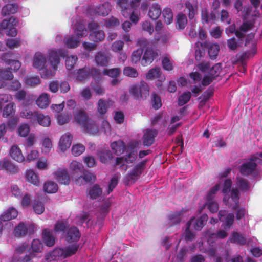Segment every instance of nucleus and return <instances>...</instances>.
Returning a JSON list of instances; mask_svg holds the SVG:
<instances>
[{
  "mask_svg": "<svg viewBox=\"0 0 262 262\" xmlns=\"http://www.w3.org/2000/svg\"><path fill=\"white\" fill-rule=\"evenodd\" d=\"M25 177L27 181L34 185L37 186L39 183L38 176L33 170H27L25 173Z\"/></svg>",
  "mask_w": 262,
  "mask_h": 262,
  "instance_id": "41",
  "label": "nucleus"
},
{
  "mask_svg": "<svg viewBox=\"0 0 262 262\" xmlns=\"http://www.w3.org/2000/svg\"><path fill=\"white\" fill-rule=\"evenodd\" d=\"M85 150V147L81 144L73 145L72 148V152L75 156L80 155Z\"/></svg>",
  "mask_w": 262,
  "mask_h": 262,
  "instance_id": "64",
  "label": "nucleus"
},
{
  "mask_svg": "<svg viewBox=\"0 0 262 262\" xmlns=\"http://www.w3.org/2000/svg\"><path fill=\"white\" fill-rule=\"evenodd\" d=\"M37 123L43 127H48L51 124V118L48 115H45L40 113L38 118Z\"/></svg>",
  "mask_w": 262,
  "mask_h": 262,
  "instance_id": "50",
  "label": "nucleus"
},
{
  "mask_svg": "<svg viewBox=\"0 0 262 262\" xmlns=\"http://www.w3.org/2000/svg\"><path fill=\"white\" fill-rule=\"evenodd\" d=\"M42 239L45 245L48 247L53 246L55 243V238L53 235L52 232L48 229L43 230Z\"/></svg>",
  "mask_w": 262,
  "mask_h": 262,
  "instance_id": "26",
  "label": "nucleus"
},
{
  "mask_svg": "<svg viewBox=\"0 0 262 262\" xmlns=\"http://www.w3.org/2000/svg\"><path fill=\"white\" fill-rule=\"evenodd\" d=\"M208 220V216L207 214H202L200 217L196 220L191 219L189 222L192 224L194 230L200 231L206 224Z\"/></svg>",
  "mask_w": 262,
  "mask_h": 262,
  "instance_id": "16",
  "label": "nucleus"
},
{
  "mask_svg": "<svg viewBox=\"0 0 262 262\" xmlns=\"http://www.w3.org/2000/svg\"><path fill=\"white\" fill-rule=\"evenodd\" d=\"M74 119L75 121L79 124L81 127L85 125L87 122L89 121V118L86 113L82 110L78 111L75 114H74Z\"/></svg>",
  "mask_w": 262,
  "mask_h": 262,
  "instance_id": "27",
  "label": "nucleus"
},
{
  "mask_svg": "<svg viewBox=\"0 0 262 262\" xmlns=\"http://www.w3.org/2000/svg\"><path fill=\"white\" fill-rule=\"evenodd\" d=\"M102 193V190L98 184L94 185L89 191L90 198L93 200L99 197Z\"/></svg>",
  "mask_w": 262,
  "mask_h": 262,
  "instance_id": "43",
  "label": "nucleus"
},
{
  "mask_svg": "<svg viewBox=\"0 0 262 262\" xmlns=\"http://www.w3.org/2000/svg\"><path fill=\"white\" fill-rule=\"evenodd\" d=\"M90 74L94 77H97L98 79L101 78V73L98 69L95 68L90 69L85 67L78 70L76 79L80 81L84 80L89 77Z\"/></svg>",
  "mask_w": 262,
  "mask_h": 262,
  "instance_id": "6",
  "label": "nucleus"
},
{
  "mask_svg": "<svg viewBox=\"0 0 262 262\" xmlns=\"http://www.w3.org/2000/svg\"><path fill=\"white\" fill-rule=\"evenodd\" d=\"M111 148L115 155L120 156L126 150L127 147L123 141L118 140L112 143Z\"/></svg>",
  "mask_w": 262,
  "mask_h": 262,
  "instance_id": "21",
  "label": "nucleus"
},
{
  "mask_svg": "<svg viewBox=\"0 0 262 262\" xmlns=\"http://www.w3.org/2000/svg\"><path fill=\"white\" fill-rule=\"evenodd\" d=\"M0 169L6 170L10 174H14L18 172V167L9 160L0 161Z\"/></svg>",
  "mask_w": 262,
  "mask_h": 262,
  "instance_id": "23",
  "label": "nucleus"
},
{
  "mask_svg": "<svg viewBox=\"0 0 262 262\" xmlns=\"http://www.w3.org/2000/svg\"><path fill=\"white\" fill-rule=\"evenodd\" d=\"M129 92L136 100H140L149 95V88L146 82L141 81L138 84L132 85Z\"/></svg>",
  "mask_w": 262,
  "mask_h": 262,
  "instance_id": "2",
  "label": "nucleus"
},
{
  "mask_svg": "<svg viewBox=\"0 0 262 262\" xmlns=\"http://www.w3.org/2000/svg\"><path fill=\"white\" fill-rule=\"evenodd\" d=\"M97 154L100 161L103 163H106L113 158L112 152L108 149L100 150Z\"/></svg>",
  "mask_w": 262,
  "mask_h": 262,
  "instance_id": "35",
  "label": "nucleus"
},
{
  "mask_svg": "<svg viewBox=\"0 0 262 262\" xmlns=\"http://www.w3.org/2000/svg\"><path fill=\"white\" fill-rule=\"evenodd\" d=\"M34 211L38 214H42L45 211L44 203L39 200H35L33 204Z\"/></svg>",
  "mask_w": 262,
  "mask_h": 262,
  "instance_id": "55",
  "label": "nucleus"
},
{
  "mask_svg": "<svg viewBox=\"0 0 262 262\" xmlns=\"http://www.w3.org/2000/svg\"><path fill=\"white\" fill-rule=\"evenodd\" d=\"M158 135V130L155 129H147L143 137V143L144 146H150L155 141Z\"/></svg>",
  "mask_w": 262,
  "mask_h": 262,
  "instance_id": "12",
  "label": "nucleus"
},
{
  "mask_svg": "<svg viewBox=\"0 0 262 262\" xmlns=\"http://www.w3.org/2000/svg\"><path fill=\"white\" fill-rule=\"evenodd\" d=\"M162 15L164 22L167 24H170L173 21V12L171 8L166 7L162 11Z\"/></svg>",
  "mask_w": 262,
  "mask_h": 262,
  "instance_id": "45",
  "label": "nucleus"
},
{
  "mask_svg": "<svg viewBox=\"0 0 262 262\" xmlns=\"http://www.w3.org/2000/svg\"><path fill=\"white\" fill-rule=\"evenodd\" d=\"M17 23V19L13 17H11L8 19L3 20L1 24V27L3 29H6L8 27H15Z\"/></svg>",
  "mask_w": 262,
  "mask_h": 262,
  "instance_id": "49",
  "label": "nucleus"
},
{
  "mask_svg": "<svg viewBox=\"0 0 262 262\" xmlns=\"http://www.w3.org/2000/svg\"><path fill=\"white\" fill-rule=\"evenodd\" d=\"M72 136L69 134H65L61 137L59 141V147L62 151H65L69 148L72 143Z\"/></svg>",
  "mask_w": 262,
  "mask_h": 262,
  "instance_id": "25",
  "label": "nucleus"
},
{
  "mask_svg": "<svg viewBox=\"0 0 262 262\" xmlns=\"http://www.w3.org/2000/svg\"><path fill=\"white\" fill-rule=\"evenodd\" d=\"M69 169L71 171L72 177H75L76 174H80L84 168L81 163L73 161L70 164Z\"/></svg>",
  "mask_w": 262,
  "mask_h": 262,
  "instance_id": "30",
  "label": "nucleus"
},
{
  "mask_svg": "<svg viewBox=\"0 0 262 262\" xmlns=\"http://www.w3.org/2000/svg\"><path fill=\"white\" fill-rule=\"evenodd\" d=\"M236 185L242 191L247 192L250 189V184L249 181L241 177H236Z\"/></svg>",
  "mask_w": 262,
  "mask_h": 262,
  "instance_id": "36",
  "label": "nucleus"
},
{
  "mask_svg": "<svg viewBox=\"0 0 262 262\" xmlns=\"http://www.w3.org/2000/svg\"><path fill=\"white\" fill-rule=\"evenodd\" d=\"M84 132L91 135H95L98 132V127L95 121L90 119L86 123L81 127Z\"/></svg>",
  "mask_w": 262,
  "mask_h": 262,
  "instance_id": "29",
  "label": "nucleus"
},
{
  "mask_svg": "<svg viewBox=\"0 0 262 262\" xmlns=\"http://www.w3.org/2000/svg\"><path fill=\"white\" fill-rule=\"evenodd\" d=\"M204 206L206 207L209 211L212 213L217 212L219 209L218 203L214 201H207L204 204Z\"/></svg>",
  "mask_w": 262,
  "mask_h": 262,
  "instance_id": "58",
  "label": "nucleus"
},
{
  "mask_svg": "<svg viewBox=\"0 0 262 262\" xmlns=\"http://www.w3.org/2000/svg\"><path fill=\"white\" fill-rule=\"evenodd\" d=\"M78 58L76 56L71 55L68 57L66 60V68L68 70H72L77 61Z\"/></svg>",
  "mask_w": 262,
  "mask_h": 262,
  "instance_id": "63",
  "label": "nucleus"
},
{
  "mask_svg": "<svg viewBox=\"0 0 262 262\" xmlns=\"http://www.w3.org/2000/svg\"><path fill=\"white\" fill-rule=\"evenodd\" d=\"M40 83V80L38 76L26 77L25 78V83L31 87H36Z\"/></svg>",
  "mask_w": 262,
  "mask_h": 262,
  "instance_id": "52",
  "label": "nucleus"
},
{
  "mask_svg": "<svg viewBox=\"0 0 262 262\" xmlns=\"http://www.w3.org/2000/svg\"><path fill=\"white\" fill-rule=\"evenodd\" d=\"M218 217L221 222H224L225 221V226L228 228H230L234 223V214L230 213L227 214V211L225 210H221L219 211Z\"/></svg>",
  "mask_w": 262,
  "mask_h": 262,
  "instance_id": "14",
  "label": "nucleus"
},
{
  "mask_svg": "<svg viewBox=\"0 0 262 262\" xmlns=\"http://www.w3.org/2000/svg\"><path fill=\"white\" fill-rule=\"evenodd\" d=\"M112 55L110 53L100 51L96 53L94 60L97 66L107 67L111 63Z\"/></svg>",
  "mask_w": 262,
  "mask_h": 262,
  "instance_id": "7",
  "label": "nucleus"
},
{
  "mask_svg": "<svg viewBox=\"0 0 262 262\" xmlns=\"http://www.w3.org/2000/svg\"><path fill=\"white\" fill-rule=\"evenodd\" d=\"M72 117L71 112L63 113L58 114L57 116V122L60 125L67 123Z\"/></svg>",
  "mask_w": 262,
  "mask_h": 262,
  "instance_id": "48",
  "label": "nucleus"
},
{
  "mask_svg": "<svg viewBox=\"0 0 262 262\" xmlns=\"http://www.w3.org/2000/svg\"><path fill=\"white\" fill-rule=\"evenodd\" d=\"M80 39L74 35L67 36L64 37L63 42L68 48H75L80 45Z\"/></svg>",
  "mask_w": 262,
  "mask_h": 262,
  "instance_id": "28",
  "label": "nucleus"
},
{
  "mask_svg": "<svg viewBox=\"0 0 262 262\" xmlns=\"http://www.w3.org/2000/svg\"><path fill=\"white\" fill-rule=\"evenodd\" d=\"M230 241L232 243L241 245H244L247 243L246 238L242 234L235 231L232 233L230 237Z\"/></svg>",
  "mask_w": 262,
  "mask_h": 262,
  "instance_id": "37",
  "label": "nucleus"
},
{
  "mask_svg": "<svg viewBox=\"0 0 262 262\" xmlns=\"http://www.w3.org/2000/svg\"><path fill=\"white\" fill-rule=\"evenodd\" d=\"M123 74L132 78H136L139 75L137 70L131 67H125L123 70Z\"/></svg>",
  "mask_w": 262,
  "mask_h": 262,
  "instance_id": "59",
  "label": "nucleus"
},
{
  "mask_svg": "<svg viewBox=\"0 0 262 262\" xmlns=\"http://www.w3.org/2000/svg\"><path fill=\"white\" fill-rule=\"evenodd\" d=\"M75 36L79 39L87 35L88 31L84 25L81 23H78L74 26Z\"/></svg>",
  "mask_w": 262,
  "mask_h": 262,
  "instance_id": "39",
  "label": "nucleus"
},
{
  "mask_svg": "<svg viewBox=\"0 0 262 262\" xmlns=\"http://www.w3.org/2000/svg\"><path fill=\"white\" fill-rule=\"evenodd\" d=\"M43 248L42 243L38 239H34L31 243L29 252H32L35 256L42 251Z\"/></svg>",
  "mask_w": 262,
  "mask_h": 262,
  "instance_id": "40",
  "label": "nucleus"
},
{
  "mask_svg": "<svg viewBox=\"0 0 262 262\" xmlns=\"http://www.w3.org/2000/svg\"><path fill=\"white\" fill-rule=\"evenodd\" d=\"M185 6L189 19L192 20L197 13V5L196 4H192L189 1H186L185 3Z\"/></svg>",
  "mask_w": 262,
  "mask_h": 262,
  "instance_id": "34",
  "label": "nucleus"
},
{
  "mask_svg": "<svg viewBox=\"0 0 262 262\" xmlns=\"http://www.w3.org/2000/svg\"><path fill=\"white\" fill-rule=\"evenodd\" d=\"M136 143H131L127 144L126 149V154L124 157V161L127 163H133L137 157Z\"/></svg>",
  "mask_w": 262,
  "mask_h": 262,
  "instance_id": "9",
  "label": "nucleus"
},
{
  "mask_svg": "<svg viewBox=\"0 0 262 262\" xmlns=\"http://www.w3.org/2000/svg\"><path fill=\"white\" fill-rule=\"evenodd\" d=\"M114 103L113 101L110 99L104 100L100 99L98 100L97 104V109L98 113L103 117L107 112V110Z\"/></svg>",
  "mask_w": 262,
  "mask_h": 262,
  "instance_id": "13",
  "label": "nucleus"
},
{
  "mask_svg": "<svg viewBox=\"0 0 262 262\" xmlns=\"http://www.w3.org/2000/svg\"><path fill=\"white\" fill-rule=\"evenodd\" d=\"M18 212L16 209L13 207L9 208L1 215V220L4 222L8 221L16 218Z\"/></svg>",
  "mask_w": 262,
  "mask_h": 262,
  "instance_id": "32",
  "label": "nucleus"
},
{
  "mask_svg": "<svg viewBox=\"0 0 262 262\" xmlns=\"http://www.w3.org/2000/svg\"><path fill=\"white\" fill-rule=\"evenodd\" d=\"M58 189V187L57 184L52 181L46 182L43 185L45 192L48 193H55L57 191Z\"/></svg>",
  "mask_w": 262,
  "mask_h": 262,
  "instance_id": "44",
  "label": "nucleus"
},
{
  "mask_svg": "<svg viewBox=\"0 0 262 262\" xmlns=\"http://www.w3.org/2000/svg\"><path fill=\"white\" fill-rule=\"evenodd\" d=\"M231 198L235 204L233 207V209L236 210L238 206V200L239 199V192L237 188H233L231 190Z\"/></svg>",
  "mask_w": 262,
  "mask_h": 262,
  "instance_id": "61",
  "label": "nucleus"
},
{
  "mask_svg": "<svg viewBox=\"0 0 262 262\" xmlns=\"http://www.w3.org/2000/svg\"><path fill=\"white\" fill-rule=\"evenodd\" d=\"M66 54L67 53L66 51L63 49H60L58 50H51L49 51V60L54 71L57 70L58 64L60 62V57H64L66 56Z\"/></svg>",
  "mask_w": 262,
  "mask_h": 262,
  "instance_id": "5",
  "label": "nucleus"
},
{
  "mask_svg": "<svg viewBox=\"0 0 262 262\" xmlns=\"http://www.w3.org/2000/svg\"><path fill=\"white\" fill-rule=\"evenodd\" d=\"M13 78V75L10 68L8 69H0V79L6 80H10Z\"/></svg>",
  "mask_w": 262,
  "mask_h": 262,
  "instance_id": "60",
  "label": "nucleus"
},
{
  "mask_svg": "<svg viewBox=\"0 0 262 262\" xmlns=\"http://www.w3.org/2000/svg\"><path fill=\"white\" fill-rule=\"evenodd\" d=\"M204 47L208 48V55L210 58L212 60L215 59L220 50L219 45L217 43L211 44L208 41H205L204 43Z\"/></svg>",
  "mask_w": 262,
  "mask_h": 262,
  "instance_id": "20",
  "label": "nucleus"
},
{
  "mask_svg": "<svg viewBox=\"0 0 262 262\" xmlns=\"http://www.w3.org/2000/svg\"><path fill=\"white\" fill-rule=\"evenodd\" d=\"M146 162V160H143L134 166L130 172L126 176L127 184L129 183H134L139 179L145 168Z\"/></svg>",
  "mask_w": 262,
  "mask_h": 262,
  "instance_id": "3",
  "label": "nucleus"
},
{
  "mask_svg": "<svg viewBox=\"0 0 262 262\" xmlns=\"http://www.w3.org/2000/svg\"><path fill=\"white\" fill-rule=\"evenodd\" d=\"M191 94L190 92H185L178 97V105L180 106L186 104L190 99Z\"/></svg>",
  "mask_w": 262,
  "mask_h": 262,
  "instance_id": "54",
  "label": "nucleus"
},
{
  "mask_svg": "<svg viewBox=\"0 0 262 262\" xmlns=\"http://www.w3.org/2000/svg\"><path fill=\"white\" fill-rule=\"evenodd\" d=\"M65 237L69 243L77 242L80 237V233L76 227L72 226L68 229Z\"/></svg>",
  "mask_w": 262,
  "mask_h": 262,
  "instance_id": "17",
  "label": "nucleus"
},
{
  "mask_svg": "<svg viewBox=\"0 0 262 262\" xmlns=\"http://www.w3.org/2000/svg\"><path fill=\"white\" fill-rule=\"evenodd\" d=\"M46 63V56L41 53H36L33 58V66L39 70H43Z\"/></svg>",
  "mask_w": 262,
  "mask_h": 262,
  "instance_id": "18",
  "label": "nucleus"
},
{
  "mask_svg": "<svg viewBox=\"0 0 262 262\" xmlns=\"http://www.w3.org/2000/svg\"><path fill=\"white\" fill-rule=\"evenodd\" d=\"M40 113L26 109L20 113V116L28 120L33 124H37V121Z\"/></svg>",
  "mask_w": 262,
  "mask_h": 262,
  "instance_id": "15",
  "label": "nucleus"
},
{
  "mask_svg": "<svg viewBox=\"0 0 262 262\" xmlns=\"http://www.w3.org/2000/svg\"><path fill=\"white\" fill-rule=\"evenodd\" d=\"M31 227L25 223L20 222L14 228L13 231L14 235L17 238H21L26 236L31 232Z\"/></svg>",
  "mask_w": 262,
  "mask_h": 262,
  "instance_id": "10",
  "label": "nucleus"
},
{
  "mask_svg": "<svg viewBox=\"0 0 262 262\" xmlns=\"http://www.w3.org/2000/svg\"><path fill=\"white\" fill-rule=\"evenodd\" d=\"M181 211L174 212L169 215V219L172 225L179 224L181 221Z\"/></svg>",
  "mask_w": 262,
  "mask_h": 262,
  "instance_id": "62",
  "label": "nucleus"
},
{
  "mask_svg": "<svg viewBox=\"0 0 262 262\" xmlns=\"http://www.w3.org/2000/svg\"><path fill=\"white\" fill-rule=\"evenodd\" d=\"M135 7V3L129 0H117L116 8L124 17H128Z\"/></svg>",
  "mask_w": 262,
  "mask_h": 262,
  "instance_id": "4",
  "label": "nucleus"
},
{
  "mask_svg": "<svg viewBox=\"0 0 262 262\" xmlns=\"http://www.w3.org/2000/svg\"><path fill=\"white\" fill-rule=\"evenodd\" d=\"M137 46L140 47L139 49H143V51L144 50H145L146 49L152 48L151 42L144 37H141L138 39Z\"/></svg>",
  "mask_w": 262,
  "mask_h": 262,
  "instance_id": "53",
  "label": "nucleus"
},
{
  "mask_svg": "<svg viewBox=\"0 0 262 262\" xmlns=\"http://www.w3.org/2000/svg\"><path fill=\"white\" fill-rule=\"evenodd\" d=\"M162 13L161 9L158 3H153L149 6L148 15L152 20H157Z\"/></svg>",
  "mask_w": 262,
  "mask_h": 262,
  "instance_id": "24",
  "label": "nucleus"
},
{
  "mask_svg": "<svg viewBox=\"0 0 262 262\" xmlns=\"http://www.w3.org/2000/svg\"><path fill=\"white\" fill-rule=\"evenodd\" d=\"M158 56L157 52L152 48L146 49L141 59V64L146 66L150 64Z\"/></svg>",
  "mask_w": 262,
  "mask_h": 262,
  "instance_id": "11",
  "label": "nucleus"
},
{
  "mask_svg": "<svg viewBox=\"0 0 262 262\" xmlns=\"http://www.w3.org/2000/svg\"><path fill=\"white\" fill-rule=\"evenodd\" d=\"M50 95L47 93L41 94L36 100L37 105L40 108H46L50 103Z\"/></svg>",
  "mask_w": 262,
  "mask_h": 262,
  "instance_id": "31",
  "label": "nucleus"
},
{
  "mask_svg": "<svg viewBox=\"0 0 262 262\" xmlns=\"http://www.w3.org/2000/svg\"><path fill=\"white\" fill-rule=\"evenodd\" d=\"M9 154L13 160L18 162L20 163L25 160V157L17 145H13L11 147Z\"/></svg>",
  "mask_w": 262,
  "mask_h": 262,
  "instance_id": "22",
  "label": "nucleus"
},
{
  "mask_svg": "<svg viewBox=\"0 0 262 262\" xmlns=\"http://www.w3.org/2000/svg\"><path fill=\"white\" fill-rule=\"evenodd\" d=\"M69 227V224L67 221H57L54 225V230L55 232H63Z\"/></svg>",
  "mask_w": 262,
  "mask_h": 262,
  "instance_id": "47",
  "label": "nucleus"
},
{
  "mask_svg": "<svg viewBox=\"0 0 262 262\" xmlns=\"http://www.w3.org/2000/svg\"><path fill=\"white\" fill-rule=\"evenodd\" d=\"M262 154L256 152L250 155L248 161L242 164L238 167L239 172L242 176H249L253 174L257 169V163L260 164Z\"/></svg>",
  "mask_w": 262,
  "mask_h": 262,
  "instance_id": "1",
  "label": "nucleus"
},
{
  "mask_svg": "<svg viewBox=\"0 0 262 262\" xmlns=\"http://www.w3.org/2000/svg\"><path fill=\"white\" fill-rule=\"evenodd\" d=\"M54 177L60 184L68 185L70 182V177L68 170L64 168L58 169L54 173Z\"/></svg>",
  "mask_w": 262,
  "mask_h": 262,
  "instance_id": "8",
  "label": "nucleus"
},
{
  "mask_svg": "<svg viewBox=\"0 0 262 262\" xmlns=\"http://www.w3.org/2000/svg\"><path fill=\"white\" fill-rule=\"evenodd\" d=\"M187 24V19L185 14L179 13L177 16L176 28L180 30H183Z\"/></svg>",
  "mask_w": 262,
  "mask_h": 262,
  "instance_id": "42",
  "label": "nucleus"
},
{
  "mask_svg": "<svg viewBox=\"0 0 262 262\" xmlns=\"http://www.w3.org/2000/svg\"><path fill=\"white\" fill-rule=\"evenodd\" d=\"M162 72L158 67L152 68L147 73L146 77L147 79H157L160 77Z\"/></svg>",
  "mask_w": 262,
  "mask_h": 262,
  "instance_id": "46",
  "label": "nucleus"
},
{
  "mask_svg": "<svg viewBox=\"0 0 262 262\" xmlns=\"http://www.w3.org/2000/svg\"><path fill=\"white\" fill-rule=\"evenodd\" d=\"M111 9L112 6L110 3L105 2L97 6L95 8V12L96 15L105 16L108 14Z\"/></svg>",
  "mask_w": 262,
  "mask_h": 262,
  "instance_id": "19",
  "label": "nucleus"
},
{
  "mask_svg": "<svg viewBox=\"0 0 262 262\" xmlns=\"http://www.w3.org/2000/svg\"><path fill=\"white\" fill-rule=\"evenodd\" d=\"M18 6L16 4L8 3L5 5L2 10V14L3 16L9 15L15 13L18 9Z\"/></svg>",
  "mask_w": 262,
  "mask_h": 262,
  "instance_id": "33",
  "label": "nucleus"
},
{
  "mask_svg": "<svg viewBox=\"0 0 262 262\" xmlns=\"http://www.w3.org/2000/svg\"><path fill=\"white\" fill-rule=\"evenodd\" d=\"M222 69L221 63L215 64L210 69L208 74L215 79L219 76Z\"/></svg>",
  "mask_w": 262,
  "mask_h": 262,
  "instance_id": "56",
  "label": "nucleus"
},
{
  "mask_svg": "<svg viewBox=\"0 0 262 262\" xmlns=\"http://www.w3.org/2000/svg\"><path fill=\"white\" fill-rule=\"evenodd\" d=\"M105 36L104 32L102 30H99L97 31L91 32L89 35V38L94 42H99L103 41Z\"/></svg>",
  "mask_w": 262,
  "mask_h": 262,
  "instance_id": "38",
  "label": "nucleus"
},
{
  "mask_svg": "<svg viewBox=\"0 0 262 262\" xmlns=\"http://www.w3.org/2000/svg\"><path fill=\"white\" fill-rule=\"evenodd\" d=\"M15 105L14 103H10L7 104L4 108L3 116L8 117L13 115L15 111Z\"/></svg>",
  "mask_w": 262,
  "mask_h": 262,
  "instance_id": "51",
  "label": "nucleus"
},
{
  "mask_svg": "<svg viewBox=\"0 0 262 262\" xmlns=\"http://www.w3.org/2000/svg\"><path fill=\"white\" fill-rule=\"evenodd\" d=\"M103 74L112 78H117L120 74V70L119 68L106 69L103 71Z\"/></svg>",
  "mask_w": 262,
  "mask_h": 262,
  "instance_id": "57",
  "label": "nucleus"
}]
</instances>
